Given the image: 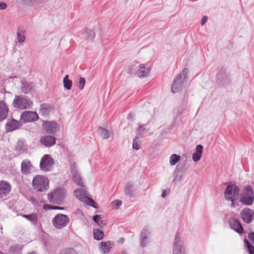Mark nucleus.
<instances>
[{"label": "nucleus", "instance_id": "f257e3e1", "mask_svg": "<svg viewBox=\"0 0 254 254\" xmlns=\"http://www.w3.org/2000/svg\"><path fill=\"white\" fill-rule=\"evenodd\" d=\"M32 185L36 191L44 192L48 189L49 180L45 176L37 175L33 179Z\"/></svg>", "mask_w": 254, "mask_h": 254}, {"label": "nucleus", "instance_id": "f03ea898", "mask_svg": "<svg viewBox=\"0 0 254 254\" xmlns=\"http://www.w3.org/2000/svg\"><path fill=\"white\" fill-rule=\"evenodd\" d=\"M239 190L235 185H229L224 192V196L226 200L232 201L231 206L235 207V199L238 198Z\"/></svg>", "mask_w": 254, "mask_h": 254}, {"label": "nucleus", "instance_id": "7ed1b4c3", "mask_svg": "<svg viewBox=\"0 0 254 254\" xmlns=\"http://www.w3.org/2000/svg\"><path fill=\"white\" fill-rule=\"evenodd\" d=\"M66 196V191L64 189L59 188L48 194V200L50 202L61 204Z\"/></svg>", "mask_w": 254, "mask_h": 254}, {"label": "nucleus", "instance_id": "20e7f679", "mask_svg": "<svg viewBox=\"0 0 254 254\" xmlns=\"http://www.w3.org/2000/svg\"><path fill=\"white\" fill-rule=\"evenodd\" d=\"M188 72V69L185 68L181 73L176 76L172 85V92L177 93L182 89L183 83L187 76Z\"/></svg>", "mask_w": 254, "mask_h": 254}, {"label": "nucleus", "instance_id": "39448f33", "mask_svg": "<svg viewBox=\"0 0 254 254\" xmlns=\"http://www.w3.org/2000/svg\"><path fill=\"white\" fill-rule=\"evenodd\" d=\"M14 107L19 109H31L33 102L23 96H15L12 102Z\"/></svg>", "mask_w": 254, "mask_h": 254}, {"label": "nucleus", "instance_id": "423d86ee", "mask_svg": "<svg viewBox=\"0 0 254 254\" xmlns=\"http://www.w3.org/2000/svg\"><path fill=\"white\" fill-rule=\"evenodd\" d=\"M69 222V219L66 215L59 213L53 219V226L58 229H62L66 227Z\"/></svg>", "mask_w": 254, "mask_h": 254}, {"label": "nucleus", "instance_id": "0eeeda50", "mask_svg": "<svg viewBox=\"0 0 254 254\" xmlns=\"http://www.w3.org/2000/svg\"><path fill=\"white\" fill-rule=\"evenodd\" d=\"M74 194L80 201L84 202L87 204L94 208L96 207L95 202L92 198L87 196V192L84 189H78L74 190Z\"/></svg>", "mask_w": 254, "mask_h": 254}, {"label": "nucleus", "instance_id": "6e6552de", "mask_svg": "<svg viewBox=\"0 0 254 254\" xmlns=\"http://www.w3.org/2000/svg\"><path fill=\"white\" fill-rule=\"evenodd\" d=\"M254 199V194L252 188L249 186H247L244 192L240 197V201L246 205H251Z\"/></svg>", "mask_w": 254, "mask_h": 254}, {"label": "nucleus", "instance_id": "1a4fd4ad", "mask_svg": "<svg viewBox=\"0 0 254 254\" xmlns=\"http://www.w3.org/2000/svg\"><path fill=\"white\" fill-rule=\"evenodd\" d=\"M54 163V159L49 154H45L41 159L40 169L43 171H51Z\"/></svg>", "mask_w": 254, "mask_h": 254}, {"label": "nucleus", "instance_id": "9d476101", "mask_svg": "<svg viewBox=\"0 0 254 254\" xmlns=\"http://www.w3.org/2000/svg\"><path fill=\"white\" fill-rule=\"evenodd\" d=\"M173 254H186L183 242L178 233L174 240Z\"/></svg>", "mask_w": 254, "mask_h": 254}, {"label": "nucleus", "instance_id": "9b49d317", "mask_svg": "<svg viewBox=\"0 0 254 254\" xmlns=\"http://www.w3.org/2000/svg\"><path fill=\"white\" fill-rule=\"evenodd\" d=\"M38 115L35 112L24 111L21 115V121L24 123L32 122L37 121Z\"/></svg>", "mask_w": 254, "mask_h": 254}, {"label": "nucleus", "instance_id": "f8f14e48", "mask_svg": "<svg viewBox=\"0 0 254 254\" xmlns=\"http://www.w3.org/2000/svg\"><path fill=\"white\" fill-rule=\"evenodd\" d=\"M150 234L149 228L147 227H145L141 230L139 238L140 246L141 247L143 248L147 246L149 242Z\"/></svg>", "mask_w": 254, "mask_h": 254}, {"label": "nucleus", "instance_id": "ddd939ff", "mask_svg": "<svg viewBox=\"0 0 254 254\" xmlns=\"http://www.w3.org/2000/svg\"><path fill=\"white\" fill-rule=\"evenodd\" d=\"M242 219L246 223H250L254 219V211L250 208L244 209L240 213Z\"/></svg>", "mask_w": 254, "mask_h": 254}, {"label": "nucleus", "instance_id": "4468645a", "mask_svg": "<svg viewBox=\"0 0 254 254\" xmlns=\"http://www.w3.org/2000/svg\"><path fill=\"white\" fill-rule=\"evenodd\" d=\"M11 186L7 181H0V197L6 196L11 191Z\"/></svg>", "mask_w": 254, "mask_h": 254}, {"label": "nucleus", "instance_id": "2eb2a0df", "mask_svg": "<svg viewBox=\"0 0 254 254\" xmlns=\"http://www.w3.org/2000/svg\"><path fill=\"white\" fill-rule=\"evenodd\" d=\"M40 142L45 147H50L56 144V139L52 135H45L41 137Z\"/></svg>", "mask_w": 254, "mask_h": 254}, {"label": "nucleus", "instance_id": "dca6fc26", "mask_svg": "<svg viewBox=\"0 0 254 254\" xmlns=\"http://www.w3.org/2000/svg\"><path fill=\"white\" fill-rule=\"evenodd\" d=\"M216 82L221 86H224L230 83V79L226 74L225 70L217 73L216 75Z\"/></svg>", "mask_w": 254, "mask_h": 254}, {"label": "nucleus", "instance_id": "f3484780", "mask_svg": "<svg viewBox=\"0 0 254 254\" xmlns=\"http://www.w3.org/2000/svg\"><path fill=\"white\" fill-rule=\"evenodd\" d=\"M231 228L239 234L243 233V228L239 220L236 219H231L229 221Z\"/></svg>", "mask_w": 254, "mask_h": 254}, {"label": "nucleus", "instance_id": "a211bd4d", "mask_svg": "<svg viewBox=\"0 0 254 254\" xmlns=\"http://www.w3.org/2000/svg\"><path fill=\"white\" fill-rule=\"evenodd\" d=\"M150 70L145 66L143 64H138L137 70L135 72V75L140 78L147 77L149 74Z\"/></svg>", "mask_w": 254, "mask_h": 254}, {"label": "nucleus", "instance_id": "6ab92c4d", "mask_svg": "<svg viewBox=\"0 0 254 254\" xmlns=\"http://www.w3.org/2000/svg\"><path fill=\"white\" fill-rule=\"evenodd\" d=\"M33 166L30 161L25 159L21 162V171L22 174H28L30 173Z\"/></svg>", "mask_w": 254, "mask_h": 254}, {"label": "nucleus", "instance_id": "aec40b11", "mask_svg": "<svg viewBox=\"0 0 254 254\" xmlns=\"http://www.w3.org/2000/svg\"><path fill=\"white\" fill-rule=\"evenodd\" d=\"M45 129L48 133L53 134L56 132L57 124L53 122H46L44 123Z\"/></svg>", "mask_w": 254, "mask_h": 254}, {"label": "nucleus", "instance_id": "412c9836", "mask_svg": "<svg viewBox=\"0 0 254 254\" xmlns=\"http://www.w3.org/2000/svg\"><path fill=\"white\" fill-rule=\"evenodd\" d=\"M8 108L5 103L3 101H0V121L5 119L8 115Z\"/></svg>", "mask_w": 254, "mask_h": 254}, {"label": "nucleus", "instance_id": "4be33fe9", "mask_svg": "<svg viewBox=\"0 0 254 254\" xmlns=\"http://www.w3.org/2000/svg\"><path fill=\"white\" fill-rule=\"evenodd\" d=\"M71 171L72 174L73 181L78 185L80 186H83V183L81 177L80 173L76 170L73 169V167L71 166Z\"/></svg>", "mask_w": 254, "mask_h": 254}, {"label": "nucleus", "instance_id": "5701e85b", "mask_svg": "<svg viewBox=\"0 0 254 254\" xmlns=\"http://www.w3.org/2000/svg\"><path fill=\"white\" fill-rule=\"evenodd\" d=\"M27 149V145L25 144V142L20 140L18 141L15 147V151L19 154L24 153L26 151Z\"/></svg>", "mask_w": 254, "mask_h": 254}, {"label": "nucleus", "instance_id": "b1692460", "mask_svg": "<svg viewBox=\"0 0 254 254\" xmlns=\"http://www.w3.org/2000/svg\"><path fill=\"white\" fill-rule=\"evenodd\" d=\"M186 170V168L184 166L178 165L175 172L176 176L174 178V181H180Z\"/></svg>", "mask_w": 254, "mask_h": 254}, {"label": "nucleus", "instance_id": "393cba45", "mask_svg": "<svg viewBox=\"0 0 254 254\" xmlns=\"http://www.w3.org/2000/svg\"><path fill=\"white\" fill-rule=\"evenodd\" d=\"M203 151L202 145L199 144L196 147L195 152L192 154V158L194 162L198 161L202 155Z\"/></svg>", "mask_w": 254, "mask_h": 254}, {"label": "nucleus", "instance_id": "a878e982", "mask_svg": "<svg viewBox=\"0 0 254 254\" xmlns=\"http://www.w3.org/2000/svg\"><path fill=\"white\" fill-rule=\"evenodd\" d=\"M18 122L14 119L8 121L5 125L6 130L8 131H12L15 130L18 128Z\"/></svg>", "mask_w": 254, "mask_h": 254}, {"label": "nucleus", "instance_id": "bb28decb", "mask_svg": "<svg viewBox=\"0 0 254 254\" xmlns=\"http://www.w3.org/2000/svg\"><path fill=\"white\" fill-rule=\"evenodd\" d=\"M21 90L25 94L30 92L33 87V85L32 83L27 82L24 80L21 81Z\"/></svg>", "mask_w": 254, "mask_h": 254}, {"label": "nucleus", "instance_id": "cd10ccee", "mask_svg": "<svg viewBox=\"0 0 254 254\" xmlns=\"http://www.w3.org/2000/svg\"><path fill=\"white\" fill-rule=\"evenodd\" d=\"M100 245L101 252L103 254H106L110 251L113 243L111 241H107L106 242H102L101 243Z\"/></svg>", "mask_w": 254, "mask_h": 254}, {"label": "nucleus", "instance_id": "c85d7f7f", "mask_svg": "<svg viewBox=\"0 0 254 254\" xmlns=\"http://www.w3.org/2000/svg\"><path fill=\"white\" fill-rule=\"evenodd\" d=\"M22 217L26 218L31 222L34 225H36L38 223V215L37 213H32L29 215L23 214Z\"/></svg>", "mask_w": 254, "mask_h": 254}, {"label": "nucleus", "instance_id": "c756f323", "mask_svg": "<svg viewBox=\"0 0 254 254\" xmlns=\"http://www.w3.org/2000/svg\"><path fill=\"white\" fill-rule=\"evenodd\" d=\"M134 192V186L130 183H127L125 187V192L127 195L132 197Z\"/></svg>", "mask_w": 254, "mask_h": 254}, {"label": "nucleus", "instance_id": "7c9ffc66", "mask_svg": "<svg viewBox=\"0 0 254 254\" xmlns=\"http://www.w3.org/2000/svg\"><path fill=\"white\" fill-rule=\"evenodd\" d=\"M51 107L50 106L43 104L41 105L40 109V114L44 116H49L50 112Z\"/></svg>", "mask_w": 254, "mask_h": 254}, {"label": "nucleus", "instance_id": "2f4dec72", "mask_svg": "<svg viewBox=\"0 0 254 254\" xmlns=\"http://www.w3.org/2000/svg\"><path fill=\"white\" fill-rule=\"evenodd\" d=\"M138 67V64L137 63H133L130 64L128 67L127 73L129 74H132L134 73L135 74V72L137 70V67Z\"/></svg>", "mask_w": 254, "mask_h": 254}, {"label": "nucleus", "instance_id": "473e14b6", "mask_svg": "<svg viewBox=\"0 0 254 254\" xmlns=\"http://www.w3.org/2000/svg\"><path fill=\"white\" fill-rule=\"evenodd\" d=\"M68 75L65 76L63 80V83L65 89L70 90L71 88L72 82L71 80L68 79Z\"/></svg>", "mask_w": 254, "mask_h": 254}, {"label": "nucleus", "instance_id": "72a5a7b5", "mask_svg": "<svg viewBox=\"0 0 254 254\" xmlns=\"http://www.w3.org/2000/svg\"><path fill=\"white\" fill-rule=\"evenodd\" d=\"M99 131L101 137L104 139H107L109 138L110 133L108 130L102 127H100Z\"/></svg>", "mask_w": 254, "mask_h": 254}, {"label": "nucleus", "instance_id": "f704fd0d", "mask_svg": "<svg viewBox=\"0 0 254 254\" xmlns=\"http://www.w3.org/2000/svg\"><path fill=\"white\" fill-rule=\"evenodd\" d=\"M94 237L97 240H100L103 239L104 233L99 229H96L93 230Z\"/></svg>", "mask_w": 254, "mask_h": 254}, {"label": "nucleus", "instance_id": "c9c22d12", "mask_svg": "<svg viewBox=\"0 0 254 254\" xmlns=\"http://www.w3.org/2000/svg\"><path fill=\"white\" fill-rule=\"evenodd\" d=\"M181 157L179 155L173 154L170 158V163L171 165H175L180 160Z\"/></svg>", "mask_w": 254, "mask_h": 254}, {"label": "nucleus", "instance_id": "e433bc0d", "mask_svg": "<svg viewBox=\"0 0 254 254\" xmlns=\"http://www.w3.org/2000/svg\"><path fill=\"white\" fill-rule=\"evenodd\" d=\"M17 39L20 43H23L25 41V36L23 32L20 29H18L17 31Z\"/></svg>", "mask_w": 254, "mask_h": 254}, {"label": "nucleus", "instance_id": "4c0bfd02", "mask_svg": "<svg viewBox=\"0 0 254 254\" xmlns=\"http://www.w3.org/2000/svg\"><path fill=\"white\" fill-rule=\"evenodd\" d=\"M244 243L248 249L249 253L250 254H254V247L252 245L249 241L247 239L244 240Z\"/></svg>", "mask_w": 254, "mask_h": 254}, {"label": "nucleus", "instance_id": "58836bf2", "mask_svg": "<svg viewBox=\"0 0 254 254\" xmlns=\"http://www.w3.org/2000/svg\"><path fill=\"white\" fill-rule=\"evenodd\" d=\"M85 35L88 40H92L94 38L95 34L93 30L87 29L86 30Z\"/></svg>", "mask_w": 254, "mask_h": 254}, {"label": "nucleus", "instance_id": "ea45409f", "mask_svg": "<svg viewBox=\"0 0 254 254\" xmlns=\"http://www.w3.org/2000/svg\"><path fill=\"white\" fill-rule=\"evenodd\" d=\"M85 84V80L83 77H80L79 79V81L77 83V87L80 90H83L84 89Z\"/></svg>", "mask_w": 254, "mask_h": 254}, {"label": "nucleus", "instance_id": "a19ab883", "mask_svg": "<svg viewBox=\"0 0 254 254\" xmlns=\"http://www.w3.org/2000/svg\"><path fill=\"white\" fill-rule=\"evenodd\" d=\"M61 254H76L75 251L72 249H66L61 251Z\"/></svg>", "mask_w": 254, "mask_h": 254}, {"label": "nucleus", "instance_id": "79ce46f5", "mask_svg": "<svg viewBox=\"0 0 254 254\" xmlns=\"http://www.w3.org/2000/svg\"><path fill=\"white\" fill-rule=\"evenodd\" d=\"M112 206L114 209H117L122 204V201L121 200H115L111 203Z\"/></svg>", "mask_w": 254, "mask_h": 254}, {"label": "nucleus", "instance_id": "37998d69", "mask_svg": "<svg viewBox=\"0 0 254 254\" xmlns=\"http://www.w3.org/2000/svg\"><path fill=\"white\" fill-rule=\"evenodd\" d=\"M132 147L135 150H138L140 148V145L138 143V137H136L133 140Z\"/></svg>", "mask_w": 254, "mask_h": 254}, {"label": "nucleus", "instance_id": "c03bdc74", "mask_svg": "<svg viewBox=\"0 0 254 254\" xmlns=\"http://www.w3.org/2000/svg\"><path fill=\"white\" fill-rule=\"evenodd\" d=\"M25 2L29 5H34L41 2L42 0H24Z\"/></svg>", "mask_w": 254, "mask_h": 254}, {"label": "nucleus", "instance_id": "a18cd8bd", "mask_svg": "<svg viewBox=\"0 0 254 254\" xmlns=\"http://www.w3.org/2000/svg\"><path fill=\"white\" fill-rule=\"evenodd\" d=\"M140 134H144L147 132V130L144 127V125H140L138 130Z\"/></svg>", "mask_w": 254, "mask_h": 254}, {"label": "nucleus", "instance_id": "49530a36", "mask_svg": "<svg viewBox=\"0 0 254 254\" xmlns=\"http://www.w3.org/2000/svg\"><path fill=\"white\" fill-rule=\"evenodd\" d=\"M101 217L100 215H95L93 216V219L94 220V221L98 224L99 225L100 224H99V222L101 220Z\"/></svg>", "mask_w": 254, "mask_h": 254}, {"label": "nucleus", "instance_id": "de8ad7c7", "mask_svg": "<svg viewBox=\"0 0 254 254\" xmlns=\"http://www.w3.org/2000/svg\"><path fill=\"white\" fill-rule=\"evenodd\" d=\"M248 238L254 244V232H251L248 235Z\"/></svg>", "mask_w": 254, "mask_h": 254}, {"label": "nucleus", "instance_id": "09e8293b", "mask_svg": "<svg viewBox=\"0 0 254 254\" xmlns=\"http://www.w3.org/2000/svg\"><path fill=\"white\" fill-rule=\"evenodd\" d=\"M7 7V4L4 2L0 1V10H4Z\"/></svg>", "mask_w": 254, "mask_h": 254}, {"label": "nucleus", "instance_id": "8fccbe9b", "mask_svg": "<svg viewBox=\"0 0 254 254\" xmlns=\"http://www.w3.org/2000/svg\"><path fill=\"white\" fill-rule=\"evenodd\" d=\"M207 20V16H204L202 18V19H201V25H204L205 24V23L206 22Z\"/></svg>", "mask_w": 254, "mask_h": 254}, {"label": "nucleus", "instance_id": "3c124183", "mask_svg": "<svg viewBox=\"0 0 254 254\" xmlns=\"http://www.w3.org/2000/svg\"><path fill=\"white\" fill-rule=\"evenodd\" d=\"M166 196V191L165 190H164L162 193L161 196L163 198L165 197Z\"/></svg>", "mask_w": 254, "mask_h": 254}, {"label": "nucleus", "instance_id": "603ef678", "mask_svg": "<svg viewBox=\"0 0 254 254\" xmlns=\"http://www.w3.org/2000/svg\"><path fill=\"white\" fill-rule=\"evenodd\" d=\"M124 242V238H121L119 239L118 241V243L123 244Z\"/></svg>", "mask_w": 254, "mask_h": 254}, {"label": "nucleus", "instance_id": "864d4df0", "mask_svg": "<svg viewBox=\"0 0 254 254\" xmlns=\"http://www.w3.org/2000/svg\"><path fill=\"white\" fill-rule=\"evenodd\" d=\"M51 208L53 209H63V208L60 207H58V206H52V207H51Z\"/></svg>", "mask_w": 254, "mask_h": 254}, {"label": "nucleus", "instance_id": "5fc2aeb1", "mask_svg": "<svg viewBox=\"0 0 254 254\" xmlns=\"http://www.w3.org/2000/svg\"><path fill=\"white\" fill-rule=\"evenodd\" d=\"M126 1H127V0H126Z\"/></svg>", "mask_w": 254, "mask_h": 254}]
</instances>
